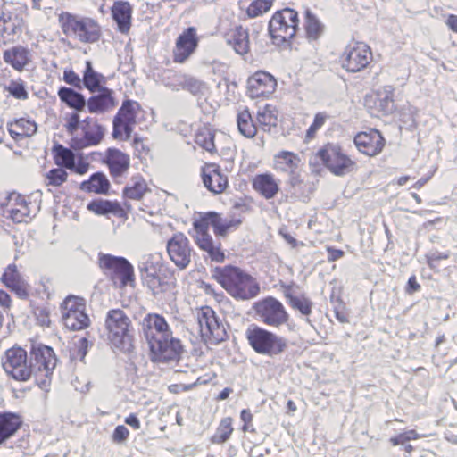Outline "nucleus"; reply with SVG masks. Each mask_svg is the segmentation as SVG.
Here are the masks:
<instances>
[{"label":"nucleus","mask_w":457,"mask_h":457,"mask_svg":"<svg viewBox=\"0 0 457 457\" xmlns=\"http://www.w3.org/2000/svg\"><path fill=\"white\" fill-rule=\"evenodd\" d=\"M111 188V183L103 172L93 173L88 179L84 180L79 185V189L88 194L108 195Z\"/></svg>","instance_id":"nucleus-41"},{"label":"nucleus","mask_w":457,"mask_h":457,"mask_svg":"<svg viewBox=\"0 0 457 457\" xmlns=\"http://www.w3.org/2000/svg\"><path fill=\"white\" fill-rule=\"evenodd\" d=\"M167 253L170 259L179 269H185L191 261L192 248L187 236L182 232H177L167 242Z\"/></svg>","instance_id":"nucleus-24"},{"label":"nucleus","mask_w":457,"mask_h":457,"mask_svg":"<svg viewBox=\"0 0 457 457\" xmlns=\"http://www.w3.org/2000/svg\"><path fill=\"white\" fill-rule=\"evenodd\" d=\"M212 277L235 299L249 300L260 293L256 278L238 266L228 264L215 267L212 270Z\"/></svg>","instance_id":"nucleus-1"},{"label":"nucleus","mask_w":457,"mask_h":457,"mask_svg":"<svg viewBox=\"0 0 457 457\" xmlns=\"http://www.w3.org/2000/svg\"><path fill=\"white\" fill-rule=\"evenodd\" d=\"M234 431L233 419L231 417L222 418L212 435L211 441L213 444H223L229 439Z\"/></svg>","instance_id":"nucleus-50"},{"label":"nucleus","mask_w":457,"mask_h":457,"mask_svg":"<svg viewBox=\"0 0 457 457\" xmlns=\"http://www.w3.org/2000/svg\"><path fill=\"white\" fill-rule=\"evenodd\" d=\"M104 331L109 345L116 350L129 353L135 348V328L128 314L115 308L107 312Z\"/></svg>","instance_id":"nucleus-3"},{"label":"nucleus","mask_w":457,"mask_h":457,"mask_svg":"<svg viewBox=\"0 0 457 457\" xmlns=\"http://www.w3.org/2000/svg\"><path fill=\"white\" fill-rule=\"evenodd\" d=\"M196 316L200 335L205 344L218 345L226 339L224 326L219 322L212 308L202 306L196 310Z\"/></svg>","instance_id":"nucleus-13"},{"label":"nucleus","mask_w":457,"mask_h":457,"mask_svg":"<svg viewBox=\"0 0 457 457\" xmlns=\"http://www.w3.org/2000/svg\"><path fill=\"white\" fill-rule=\"evenodd\" d=\"M106 80L103 74L97 72L92 65L90 61H86L85 70L83 71L82 83L84 87L90 92L95 93L103 88Z\"/></svg>","instance_id":"nucleus-45"},{"label":"nucleus","mask_w":457,"mask_h":457,"mask_svg":"<svg viewBox=\"0 0 457 457\" xmlns=\"http://www.w3.org/2000/svg\"><path fill=\"white\" fill-rule=\"evenodd\" d=\"M199 45L197 29L195 27L185 29L176 38L172 49L174 63L183 64L195 53Z\"/></svg>","instance_id":"nucleus-21"},{"label":"nucleus","mask_w":457,"mask_h":457,"mask_svg":"<svg viewBox=\"0 0 457 457\" xmlns=\"http://www.w3.org/2000/svg\"><path fill=\"white\" fill-rule=\"evenodd\" d=\"M133 10V4L127 0H115L110 8L116 30L122 35H129L131 30Z\"/></svg>","instance_id":"nucleus-29"},{"label":"nucleus","mask_w":457,"mask_h":457,"mask_svg":"<svg viewBox=\"0 0 457 457\" xmlns=\"http://www.w3.org/2000/svg\"><path fill=\"white\" fill-rule=\"evenodd\" d=\"M143 330L148 344L172 332L165 318L158 313L151 312L143 320Z\"/></svg>","instance_id":"nucleus-32"},{"label":"nucleus","mask_w":457,"mask_h":457,"mask_svg":"<svg viewBox=\"0 0 457 457\" xmlns=\"http://www.w3.org/2000/svg\"><path fill=\"white\" fill-rule=\"evenodd\" d=\"M353 143L361 154L374 157L384 150L386 139L378 129L369 128L358 132L353 137Z\"/></svg>","instance_id":"nucleus-23"},{"label":"nucleus","mask_w":457,"mask_h":457,"mask_svg":"<svg viewBox=\"0 0 457 457\" xmlns=\"http://www.w3.org/2000/svg\"><path fill=\"white\" fill-rule=\"evenodd\" d=\"M61 312L62 322L70 330L79 331L90 326V319L86 313V302L82 297L67 296L61 304Z\"/></svg>","instance_id":"nucleus-12"},{"label":"nucleus","mask_w":457,"mask_h":457,"mask_svg":"<svg viewBox=\"0 0 457 457\" xmlns=\"http://www.w3.org/2000/svg\"><path fill=\"white\" fill-rule=\"evenodd\" d=\"M240 418L244 423L242 426V431L243 432H247V431L253 432L254 431V428H253V416L251 411L248 409L242 410L240 412Z\"/></svg>","instance_id":"nucleus-59"},{"label":"nucleus","mask_w":457,"mask_h":457,"mask_svg":"<svg viewBox=\"0 0 457 457\" xmlns=\"http://www.w3.org/2000/svg\"><path fill=\"white\" fill-rule=\"evenodd\" d=\"M132 146L139 158H145L150 152L149 145L145 142L143 138L135 137L132 141Z\"/></svg>","instance_id":"nucleus-57"},{"label":"nucleus","mask_w":457,"mask_h":457,"mask_svg":"<svg viewBox=\"0 0 457 457\" xmlns=\"http://www.w3.org/2000/svg\"><path fill=\"white\" fill-rule=\"evenodd\" d=\"M274 0H254L246 8V14L249 18H256L268 12L272 5Z\"/></svg>","instance_id":"nucleus-52"},{"label":"nucleus","mask_w":457,"mask_h":457,"mask_svg":"<svg viewBox=\"0 0 457 457\" xmlns=\"http://www.w3.org/2000/svg\"><path fill=\"white\" fill-rule=\"evenodd\" d=\"M195 231V240L197 246L208 253L209 258L215 262H223L225 261V253L221 250L220 244L214 245L213 239L209 231L206 230L205 223H193Z\"/></svg>","instance_id":"nucleus-30"},{"label":"nucleus","mask_w":457,"mask_h":457,"mask_svg":"<svg viewBox=\"0 0 457 457\" xmlns=\"http://www.w3.org/2000/svg\"><path fill=\"white\" fill-rule=\"evenodd\" d=\"M141 111L140 104L133 100L122 103L113 120V137L127 140L130 137L137 117Z\"/></svg>","instance_id":"nucleus-17"},{"label":"nucleus","mask_w":457,"mask_h":457,"mask_svg":"<svg viewBox=\"0 0 457 457\" xmlns=\"http://www.w3.org/2000/svg\"><path fill=\"white\" fill-rule=\"evenodd\" d=\"M300 162L301 158L296 153L282 150L274 155L272 169L278 173L287 174L295 179Z\"/></svg>","instance_id":"nucleus-35"},{"label":"nucleus","mask_w":457,"mask_h":457,"mask_svg":"<svg viewBox=\"0 0 457 457\" xmlns=\"http://www.w3.org/2000/svg\"><path fill=\"white\" fill-rule=\"evenodd\" d=\"M237 122L239 132L245 137L252 138L257 134V127L247 108L237 113Z\"/></svg>","instance_id":"nucleus-49"},{"label":"nucleus","mask_w":457,"mask_h":457,"mask_svg":"<svg viewBox=\"0 0 457 457\" xmlns=\"http://www.w3.org/2000/svg\"><path fill=\"white\" fill-rule=\"evenodd\" d=\"M7 129L12 138L20 142L35 135L37 126L32 120L20 118L9 122Z\"/></svg>","instance_id":"nucleus-40"},{"label":"nucleus","mask_w":457,"mask_h":457,"mask_svg":"<svg viewBox=\"0 0 457 457\" xmlns=\"http://www.w3.org/2000/svg\"><path fill=\"white\" fill-rule=\"evenodd\" d=\"M181 87L193 95H198L204 88V83L193 77H186L181 82Z\"/></svg>","instance_id":"nucleus-54"},{"label":"nucleus","mask_w":457,"mask_h":457,"mask_svg":"<svg viewBox=\"0 0 457 457\" xmlns=\"http://www.w3.org/2000/svg\"><path fill=\"white\" fill-rule=\"evenodd\" d=\"M64 129L70 137V146L74 150H82L97 145L104 138V128L93 117L80 120L78 112L66 115Z\"/></svg>","instance_id":"nucleus-2"},{"label":"nucleus","mask_w":457,"mask_h":457,"mask_svg":"<svg viewBox=\"0 0 457 457\" xmlns=\"http://www.w3.org/2000/svg\"><path fill=\"white\" fill-rule=\"evenodd\" d=\"M0 281L20 299L29 296L30 285L15 263H10L4 268Z\"/></svg>","instance_id":"nucleus-27"},{"label":"nucleus","mask_w":457,"mask_h":457,"mask_svg":"<svg viewBox=\"0 0 457 457\" xmlns=\"http://www.w3.org/2000/svg\"><path fill=\"white\" fill-rule=\"evenodd\" d=\"M277 87V79L271 73L258 70L247 78L245 92L251 99L266 100L275 93Z\"/></svg>","instance_id":"nucleus-19"},{"label":"nucleus","mask_w":457,"mask_h":457,"mask_svg":"<svg viewBox=\"0 0 457 457\" xmlns=\"http://www.w3.org/2000/svg\"><path fill=\"white\" fill-rule=\"evenodd\" d=\"M23 424L22 417L12 411H0V446L16 436Z\"/></svg>","instance_id":"nucleus-37"},{"label":"nucleus","mask_w":457,"mask_h":457,"mask_svg":"<svg viewBox=\"0 0 457 457\" xmlns=\"http://www.w3.org/2000/svg\"><path fill=\"white\" fill-rule=\"evenodd\" d=\"M256 120L263 130H270L272 127H276L278 123L276 107L269 104H265L257 112Z\"/></svg>","instance_id":"nucleus-48"},{"label":"nucleus","mask_w":457,"mask_h":457,"mask_svg":"<svg viewBox=\"0 0 457 457\" xmlns=\"http://www.w3.org/2000/svg\"><path fill=\"white\" fill-rule=\"evenodd\" d=\"M58 23L66 37L84 45L98 43L103 37L102 26L92 17L62 12L58 15Z\"/></svg>","instance_id":"nucleus-4"},{"label":"nucleus","mask_w":457,"mask_h":457,"mask_svg":"<svg viewBox=\"0 0 457 457\" xmlns=\"http://www.w3.org/2000/svg\"><path fill=\"white\" fill-rule=\"evenodd\" d=\"M68 179V172L60 167L51 169L46 174V186L59 187Z\"/></svg>","instance_id":"nucleus-51"},{"label":"nucleus","mask_w":457,"mask_h":457,"mask_svg":"<svg viewBox=\"0 0 457 457\" xmlns=\"http://www.w3.org/2000/svg\"><path fill=\"white\" fill-rule=\"evenodd\" d=\"M31 354L37 366V370H34V381L40 388L46 389L56 365L55 354L51 347L43 345L34 346Z\"/></svg>","instance_id":"nucleus-15"},{"label":"nucleus","mask_w":457,"mask_h":457,"mask_svg":"<svg viewBox=\"0 0 457 457\" xmlns=\"http://www.w3.org/2000/svg\"><path fill=\"white\" fill-rule=\"evenodd\" d=\"M129 436V430L123 425L117 426L112 435L114 443L120 444L126 441Z\"/></svg>","instance_id":"nucleus-58"},{"label":"nucleus","mask_w":457,"mask_h":457,"mask_svg":"<svg viewBox=\"0 0 457 457\" xmlns=\"http://www.w3.org/2000/svg\"><path fill=\"white\" fill-rule=\"evenodd\" d=\"M299 27L298 12L289 7L276 11L268 23V34L276 46L289 43L296 35Z\"/></svg>","instance_id":"nucleus-6"},{"label":"nucleus","mask_w":457,"mask_h":457,"mask_svg":"<svg viewBox=\"0 0 457 457\" xmlns=\"http://www.w3.org/2000/svg\"><path fill=\"white\" fill-rule=\"evenodd\" d=\"M245 337L251 347L260 354L278 355L287 348L286 339L255 324L247 328Z\"/></svg>","instance_id":"nucleus-9"},{"label":"nucleus","mask_w":457,"mask_h":457,"mask_svg":"<svg viewBox=\"0 0 457 457\" xmlns=\"http://www.w3.org/2000/svg\"><path fill=\"white\" fill-rule=\"evenodd\" d=\"M25 20L19 8L4 6L0 12V46L16 42L22 35Z\"/></svg>","instance_id":"nucleus-14"},{"label":"nucleus","mask_w":457,"mask_h":457,"mask_svg":"<svg viewBox=\"0 0 457 457\" xmlns=\"http://www.w3.org/2000/svg\"><path fill=\"white\" fill-rule=\"evenodd\" d=\"M194 222L196 224L205 223L206 230L208 231L210 227H212L216 237H226L230 231L239 228L242 224V219L233 216L228 220H223L220 213L209 212L201 215Z\"/></svg>","instance_id":"nucleus-28"},{"label":"nucleus","mask_w":457,"mask_h":457,"mask_svg":"<svg viewBox=\"0 0 457 457\" xmlns=\"http://www.w3.org/2000/svg\"><path fill=\"white\" fill-rule=\"evenodd\" d=\"M63 81L72 86L75 88L81 89L82 88V79L79 75L76 73L72 69H65L63 71Z\"/></svg>","instance_id":"nucleus-56"},{"label":"nucleus","mask_w":457,"mask_h":457,"mask_svg":"<svg viewBox=\"0 0 457 457\" xmlns=\"http://www.w3.org/2000/svg\"><path fill=\"white\" fill-rule=\"evenodd\" d=\"M253 189L266 200L277 196L280 191V180L271 172L258 173L251 180Z\"/></svg>","instance_id":"nucleus-31"},{"label":"nucleus","mask_w":457,"mask_h":457,"mask_svg":"<svg viewBox=\"0 0 457 457\" xmlns=\"http://www.w3.org/2000/svg\"><path fill=\"white\" fill-rule=\"evenodd\" d=\"M326 250L328 253V262H336V261L341 259L345 254L343 250L336 249L332 246H327Z\"/></svg>","instance_id":"nucleus-62"},{"label":"nucleus","mask_w":457,"mask_h":457,"mask_svg":"<svg viewBox=\"0 0 457 457\" xmlns=\"http://www.w3.org/2000/svg\"><path fill=\"white\" fill-rule=\"evenodd\" d=\"M226 42L237 54L244 55L250 51L248 29L242 25L228 29L224 35Z\"/></svg>","instance_id":"nucleus-38"},{"label":"nucleus","mask_w":457,"mask_h":457,"mask_svg":"<svg viewBox=\"0 0 457 457\" xmlns=\"http://www.w3.org/2000/svg\"><path fill=\"white\" fill-rule=\"evenodd\" d=\"M8 92L17 99H27L28 92L25 89L24 84L22 81H15L12 80L7 87Z\"/></svg>","instance_id":"nucleus-55"},{"label":"nucleus","mask_w":457,"mask_h":457,"mask_svg":"<svg viewBox=\"0 0 457 457\" xmlns=\"http://www.w3.org/2000/svg\"><path fill=\"white\" fill-rule=\"evenodd\" d=\"M57 95L61 102L77 112L82 111L86 106L84 96L72 88L62 87L58 89Z\"/></svg>","instance_id":"nucleus-47"},{"label":"nucleus","mask_w":457,"mask_h":457,"mask_svg":"<svg viewBox=\"0 0 457 457\" xmlns=\"http://www.w3.org/2000/svg\"><path fill=\"white\" fill-rule=\"evenodd\" d=\"M259 320L270 327L278 328L288 321L289 315L280 301L274 297H266L254 304Z\"/></svg>","instance_id":"nucleus-18"},{"label":"nucleus","mask_w":457,"mask_h":457,"mask_svg":"<svg viewBox=\"0 0 457 457\" xmlns=\"http://www.w3.org/2000/svg\"><path fill=\"white\" fill-rule=\"evenodd\" d=\"M53 158L58 167L70 170L79 175H85L90 168V163L84 155L79 154L76 159L73 151L61 144L53 147Z\"/></svg>","instance_id":"nucleus-22"},{"label":"nucleus","mask_w":457,"mask_h":457,"mask_svg":"<svg viewBox=\"0 0 457 457\" xmlns=\"http://www.w3.org/2000/svg\"><path fill=\"white\" fill-rule=\"evenodd\" d=\"M99 94L92 96L86 102L90 113H103L116 106L113 91L109 88H103Z\"/></svg>","instance_id":"nucleus-39"},{"label":"nucleus","mask_w":457,"mask_h":457,"mask_svg":"<svg viewBox=\"0 0 457 457\" xmlns=\"http://www.w3.org/2000/svg\"><path fill=\"white\" fill-rule=\"evenodd\" d=\"M215 129L208 124H204L199 127L195 134V143L202 149L213 154L218 152L214 139H215Z\"/></svg>","instance_id":"nucleus-46"},{"label":"nucleus","mask_w":457,"mask_h":457,"mask_svg":"<svg viewBox=\"0 0 457 457\" xmlns=\"http://www.w3.org/2000/svg\"><path fill=\"white\" fill-rule=\"evenodd\" d=\"M149 348L152 361L162 363L178 361L184 350L181 340L172 332L149 343Z\"/></svg>","instance_id":"nucleus-16"},{"label":"nucleus","mask_w":457,"mask_h":457,"mask_svg":"<svg viewBox=\"0 0 457 457\" xmlns=\"http://www.w3.org/2000/svg\"><path fill=\"white\" fill-rule=\"evenodd\" d=\"M151 191L145 179L141 175L133 176L130 182L122 189L124 199L141 201Z\"/></svg>","instance_id":"nucleus-43"},{"label":"nucleus","mask_w":457,"mask_h":457,"mask_svg":"<svg viewBox=\"0 0 457 457\" xmlns=\"http://www.w3.org/2000/svg\"><path fill=\"white\" fill-rule=\"evenodd\" d=\"M31 195L18 192L9 193L3 203L0 204L4 214L12 221L27 222L40 209L37 201H32Z\"/></svg>","instance_id":"nucleus-11"},{"label":"nucleus","mask_w":457,"mask_h":457,"mask_svg":"<svg viewBox=\"0 0 457 457\" xmlns=\"http://www.w3.org/2000/svg\"><path fill=\"white\" fill-rule=\"evenodd\" d=\"M394 88L390 86H386L366 95L364 97V106L371 116H386L394 110Z\"/></svg>","instance_id":"nucleus-20"},{"label":"nucleus","mask_w":457,"mask_h":457,"mask_svg":"<svg viewBox=\"0 0 457 457\" xmlns=\"http://www.w3.org/2000/svg\"><path fill=\"white\" fill-rule=\"evenodd\" d=\"M12 305V300L11 295L0 288V306L4 311H9Z\"/></svg>","instance_id":"nucleus-61"},{"label":"nucleus","mask_w":457,"mask_h":457,"mask_svg":"<svg viewBox=\"0 0 457 457\" xmlns=\"http://www.w3.org/2000/svg\"><path fill=\"white\" fill-rule=\"evenodd\" d=\"M445 24L450 30L454 33H457V15L456 14H449L446 17Z\"/></svg>","instance_id":"nucleus-64"},{"label":"nucleus","mask_w":457,"mask_h":457,"mask_svg":"<svg viewBox=\"0 0 457 457\" xmlns=\"http://www.w3.org/2000/svg\"><path fill=\"white\" fill-rule=\"evenodd\" d=\"M303 30L309 41H317L325 31V26L316 14L307 9L303 16Z\"/></svg>","instance_id":"nucleus-44"},{"label":"nucleus","mask_w":457,"mask_h":457,"mask_svg":"<svg viewBox=\"0 0 457 457\" xmlns=\"http://www.w3.org/2000/svg\"><path fill=\"white\" fill-rule=\"evenodd\" d=\"M336 319L341 323L349 322V314L346 306L343 301H339L338 304L334 307Z\"/></svg>","instance_id":"nucleus-60"},{"label":"nucleus","mask_w":457,"mask_h":457,"mask_svg":"<svg viewBox=\"0 0 457 457\" xmlns=\"http://www.w3.org/2000/svg\"><path fill=\"white\" fill-rule=\"evenodd\" d=\"M98 266L115 287L122 289L128 286L135 287L134 267L126 258L99 253Z\"/></svg>","instance_id":"nucleus-7"},{"label":"nucleus","mask_w":457,"mask_h":457,"mask_svg":"<svg viewBox=\"0 0 457 457\" xmlns=\"http://www.w3.org/2000/svg\"><path fill=\"white\" fill-rule=\"evenodd\" d=\"M200 175L205 188L214 195H220L228 187V178L216 162H205Z\"/></svg>","instance_id":"nucleus-25"},{"label":"nucleus","mask_w":457,"mask_h":457,"mask_svg":"<svg viewBox=\"0 0 457 457\" xmlns=\"http://www.w3.org/2000/svg\"><path fill=\"white\" fill-rule=\"evenodd\" d=\"M328 118V116L325 112H318L315 114L312 123L306 130L305 142H310L315 138L318 130L324 126Z\"/></svg>","instance_id":"nucleus-53"},{"label":"nucleus","mask_w":457,"mask_h":457,"mask_svg":"<svg viewBox=\"0 0 457 457\" xmlns=\"http://www.w3.org/2000/svg\"><path fill=\"white\" fill-rule=\"evenodd\" d=\"M374 56L371 47L365 42L352 39L338 55V64L346 73H359L371 65Z\"/></svg>","instance_id":"nucleus-8"},{"label":"nucleus","mask_w":457,"mask_h":457,"mask_svg":"<svg viewBox=\"0 0 457 457\" xmlns=\"http://www.w3.org/2000/svg\"><path fill=\"white\" fill-rule=\"evenodd\" d=\"M282 292L289 306L301 312L304 316H309L312 312V302L304 295H295L293 285H283Z\"/></svg>","instance_id":"nucleus-42"},{"label":"nucleus","mask_w":457,"mask_h":457,"mask_svg":"<svg viewBox=\"0 0 457 457\" xmlns=\"http://www.w3.org/2000/svg\"><path fill=\"white\" fill-rule=\"evenodd\" d=\"M1 365L8 377L18 382H27L34 378V369L28 359L27 351L21 346L7 349L2 357Z\"/></svg>","instance_id":"nucleus-10"},{"label":"nucleus","mask_w":457,"mask_h":457,"mask_svg":"<svg viewBox=\"0 0 457 457\" xmlns=\"http://www.w3.org/2000/svg\"><path fill=\"white\" fill-rule=\"evenodd\" d=\"M125 423L133 428L134 429L140 428V421L135 413H130L125 419Z\"/></svg>","instance_id":"nucleus-63"},{"label":"nucleus","mask_w":457,"mask_h":457,"mask_svg":"<svg viewBox=\"0 0 457 457\" xmlns=\"http://www.w3.org/2000/svg\"><path fill=\"white\" fill-rule=\"evenodd\" d=\"M104 162L108 167L110 175L115 179L128 172L130 167V157L117 148H108L104 154Z\"/></svg>","instance_id":"nucleus-33"},{"label":"nucleus","mask_w":457,"mask_h":457,"mask_svg":"<svg viewBox=\"0 0 457 457\" xmlns=\"http://www.w3.org/2000/svg\"><path fill=\"white\" fill-rule=\"evenodd\" d=\"M314 158L335 176L342 177L357 170L355 160L337 143L324 144L315 153Z\"/></svg>","instance_id":"nucleus-5"},{"label":"nucleus","mask_w":457,"mask_h":457,"mask_svg":"<svg viewBox=\"0 0 457 457\" xmlns=\"http://www.w3.org/2000/svg\"><path fill=\"white\" fill-rule=\"evenodd\" d=\"M87 209L96 215L112 214L123 221L128 220V212L116 200L94 199L87 204Z\"/></svg>","instance_id":"nucleus-36"},{"label":"nucleus","mask_w":457,"mask_h":457,"mask_svg":"<svg viewBox=\"0 0 457 457\" xmlns=\"http://www.w3.org/2000/svg\"><path fill=\"white\" fill-rule=\"evenodd\" d=\"M3 60L14 71L21 72L32 62V54L27 46L16 45L3 52Z\"/></svg>","instance_id":"nucleus-34"},{"label":"nucleus","mask_w":457,"mask_h":457,"mask_svg":"<svg viewBox=\"0 0 457 457\" xmlns=\"http://www.w3.org/2000/svg\"><path fill=\"white\" fill-rule=\"evenodd\" d=\"M142 278L144 284L154 295L170 291L177 287V279L174 273L162 266L154 271L146 269Z\"/></svg>","instance_id":"nucleus-26"}]
</instances>
